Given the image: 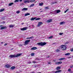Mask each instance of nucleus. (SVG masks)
Returning a JSON list of instances; mask_svg holds the SVG:
<instances>
[{"mask_svg":"<svg viewBox=\"0 0 73 73\" xmlns=\"http://www.w3.org/2000/svg\"><path fill=\"white\" fill-rule=\"evenodd\" d=\"M22 55V54L20 53L17 54L16 55L14 54H11L10 55L9 57H11V58H13V57H19V56H21Z\"/></svg>","mask_w":73,"mask_h":73,"instance_id":"f257e3e1","label":"nucleus"},{"mask_svg":"<svg viewBox=\"0 0 73 73\" xmlns=\"http://www.w3.org/2000/svg\"><path fill=\"white\" fill-rule=\"evenodd\" d=\"M37 44L38 45H40V46H44V45H46V43L45 42H40L38 43Z\"/></svg>","mask_w":73,"mask_h":73,"instance_id":"f03ea898","label":"nucleus"},{"mask_svg":"<svg viewBox=\"0 0 73 73\" xmlns=\"http://www.w3.org/2000/svg\"><path fill=\"white\" fill-rule=\"evenodd\" d=\"M61 49L62 50H65L66 49V47L65 45H62L60 46Z\"/></svg>","mask_w":73,"mask_h":73,"instance_id":"7ed1b4c3","label":"nucleus"},{"mask_svg":"<svg viewBox=\"0 0 73 73\" xmlns=\"http://www.w3.org/2000/svg\"><path fill=\"white\" fill-rule=\"evenodd\" d=\"M30 41H31V40H26L25 42V44L24 45H28V43H29V42H30Z\"/></svg>","mask_w":73,"mask_h":73,"instance_id":"20e7f679","label":"nucleus"},{"mask_svg":"<svg viewBox=\"0 0 73 73\" xmlns=\"http://www.w3.org/2000/svg\"><path fill=\"white\" fill-rule=\"evenodd\" d=\"M28 29V27H23L22 28H21L20 29L21 31H25V30H26V29Z\"/></svg>","mask_w":73,"mask_h":73,"instance_id":"39448f33","label":"nucleus"},{"mask_svg":"<svg viewBox=\"0 0 73 73\" xmlns=\"http://www.w3.org/2000/svg\"><path fill=\"white\" fill-rule=\"evenodd\" d=\"M5 68L9 69L11 68V65L7 64L5 65Z\"/></svg>","mask_w":73,"mask_h":73,"instance_id":"423d86ee","label":"nucleus"},{"mask_svg":"<svg viewBox=\"0 0 73 73\" xmlns=\"http://www.w3.org/2000/svg\"><path fill=\"white\" fill-rule=\"evenodd\" d=\"M41 25H42V22H38V24L37 25L38 27H40Z\"/></svg>","mask_w":73,"mask_h":73,"instance_id":"0eeeda50","label":"nucleus"},{"mask_svg":"<svg viewBox=\"0 0 73 73\" xmlns=\"http://www.w3.org/2000/svg\"><path fill=\"white\" fill-rule=\"evenodd\" d=\"M37 48L36 47H33L32 48H31V50H36V49H37Z\"/></svg>","mask_w":73,"mask_h":73,"instance_id":"6e6552de","label":"nucleus"},{"mask_svg":"<svg viewBox=\"0 0 73 73\" xmlns=\"http://www.w3.org/2000/svg\"><path fill=\"white\" fill-rule=\"evenodd\" d=\"M7 28V27H2L1 28V30H2V29H6Z\"/></svg>","mask_w":73,"mask_h":73,"instance_id":"1a4fd4ad","label":"nucleus"},{"mask_svg":"<svg viewBox=\"0 0 73 73\" xmlns=\"http://www.w3.org/2000/svg\"><path fill=\"white\" fill-rule=\"evenodd\" d=\"M52 21V19H50L47 21V23H51Z\"/></svg>","mask_w":73,"mask_h":73,"instance_id":"9d476101","label":"nucleus"},{"mask_svg":"<svg viewBox=\"0 0 73 73\" xmlns=\"http://www.w3.org/2000/svg\"><path fill=\"white\" fill-rule=\"evenodd\" d=\"M61 69V67L60 66H58L56 68V69L57 70H58L59 69Z\"/></svg>","mask_w":73,"mask_h":73,"instance_id":"9b49d317","label":"nucleus"},{"mask_svg":"<svg viewBox=\"0 0 73 73\" xmlns=\"http://www.w3.org/2000/svg\"><path fill=\"white\" fill-rule=\"evenodd\" d=\"M61 72V70H59L56 71H55L54 73H60V72Z\"/></svg>","mask_w":73,"mask_h":73,"instance_id":"f8f14e48","label":"nucleus"},{"mask_svg":"<svg viewBox=\"0 0 73 73\" xmlns=\"http://www.w3.org/2000/svg\"><path fill=\"white\" fill-rule=\"evenodd\" d=\"M14 69H15V66H12L10 68V69L11 70H14Z\"/></svg>","mask_w":73,"mask_h":73,"instance_id":"ddd939ff","label":"nucleus"},{"mask_svg":"<svg viewBox=\"0 0 73 73\" xmlns=\"http://www.w3.org/2000/svg\"><path fill=\"white\" fill-rule=\"evenodd\" d=\"M9 28H13V27H14V25H9Z\"/></svg>","mask_w":73,"mask_h":73,"instance_id":"4468645a","label":"nucleus"},{"mask_svg":"<svg viewBox=\"0 0 73 73\" xmlns=\"http://www.w3.org/2000/svg\"><path fill=\"white\" fill-rule=\"evenodd\" d=\"M65 58H60V59H59L58 60H59V61H61V60H65Z\"/></svg>","mask_w":73,"mask_h":73,"instance_id":"2eb2a0df","label":"nucleus"},{"mask_svg":"<svg viewBox=\"0 0 73 73\" xmlns=\"http://www.w3.org/2000/svg\"><path fill=\"white\" fill-rule=\"evenodd\" d=\"M28 15H30V13H27L25 14V16H28Z\"/></svg>","mask_w":73,"mask_h":73,"instance_id":"dca6fc26","label":"nucleus"},{"mask_svg":"<svg viewBox=\"0 0 73 73\" xmlns=\"http://www.w3.org/2000/svg\"><path fill=\"white\" fill-rule=\"evenodd\" d=\"M5 11V9H2L0 10V12H3V11Z\"/></svg>","mask_w":73,"mask_h":73,"instance_id":"f3484780","label":"nucleus"},{"mask_svg":"<svg viewBox=\"0 0 73 73\" xmlns=\"http://www.w3.org/2000/svg\"><path fill=\"white\" fill-rule=\"evenodd\" d=\"M43 4H44V3H39V6H42Z\"/></svg>","mask_w":73,"mask_h":73,"instance_id":"a211bd4d","label":"nucleus"},{"mask_svg":"<svg viewBox=\"0 0 73 73\" xmlns=\"http://www.w3.org/2000/svg\"><path fill=\"white\" fill-rule=\"evenodd\" d=\"M23 11H27L28 10V8H24L22 9Z\"/></svg>","mask_w":73,"mask_h":73,"instance_id":"6ab92c4d","label":"nucleus"},{"mask_svg":"<svg viewBox=\"0 0 73 73\" xmlns=\"http://www.w3.org/2000/svg\"><path fill=\"white\" fill-rule=\"evenodd\" d=\"M27 2L28 3H29V1L28 0H27V1H24V3H27Z\"/></svg>","mask_w":73,"mask_h":73,"instance_id":"aec40b11","label":"nucleus"},{"mask_svg":"<svg viewBox=\"0 0 73 73\" xmlns=\"http://www.w3.org/2000/svg\"><path fill=\"white\" fill-rule=\"evenodd\" d=\"M14 4V3H10L9 4V6H11V5H13V4Z\"/></svg>","mask_w":73,"mask_h":73,"instance_id":"412c9836","label":"nucleus"},{"mask_svg":"<svg viewBox=\"0 0 73 73\" xmlns=\"http://www.w3.org/2000/svg\"><path fill=\"white\" fill-rule=\"evenodd\" d=\"M55 52H60V50H58V49H57L55 50Z\"/></svg>","mask_w":73,"mask_h":73,"instance_id":"4be33fe9","label":"nucleus"},{"mask_svg":"<svg viewBox=\"0 0 73 73\" xmlns=\"http://www.w3.org/2000/svg\"><path fill=\"white\" fill-rule=\"evenodd\" d=\"M61 12V10H58L57 11V13H59V12Z\"/></svg>","mask_w":73,"mask_h":73,"instance_id":"5701e85b","label":"nucleus"},{"mask_svg":"<svg viewBox=\"0 0 73 73\" xmlns=\"http://www.w3.org/2000/svg\"><path fill=\"white\" fill-rule=\"evenodd\" d=\"M36 17H34V18H32L31 19V20H34L35 19H36Z\"/></svg>","mask_w":73,"mask_h":73,"instance_id":"b1692460","label":"nucleus"},{"mask_svg":"<svg viewBox=\"0 0 73 73\" xmlns=\"http://www.w3.org/2000/svg\"><path fill=\"white\" fill-rule=\"evenodd\" d=\"M65 22H62L60 23V24L61 25L63 24H65Z\"/></svg>","mask_w":73,"mask_h":73,"instance_id":"393cba45","label":"nucleus"},{"mask_svg":"<svg viewBox=\"0 0 73 73\" xmlns=\"http://www.w3.org/2000/svg\"><path fill=\"white\" fill-rule=\"evenodd\" d=\"M70 53H67L65 54V55L66 56H69V55H70Z\"/></svg>","mask_w":73,"mask_h":73,"instance_id":"a878e982","label":"nucleus"},{"mask_svg":"<svg viewBox=\"0 0 73 73\" xmlns=\"http://www.w3.org/2000/svg\"><path fill=\"white\" fill-rule=\"evenodd\" d=\"M53 37V36H50L48 38H52Z\"/></svg>","mask_w":73,"mask_h":73,"instance_id":"bb28decb","label":"nucleus"},{"mask_svg":"<svg viewBox=\"0 0 73 73\" xmlns=\"http://www.w3.org/2000/svg\"><path fill=\"white\" fill-rule=\"evenodd\" d=\"M31 55L32 56H35V53H32L31 54Z\"/></svg>","mask_w":73,"mask_h":73,"instance_id":"cd10ccee","label":"nucleus"},{"mask_svg":"<svg viewBox=\"0 0 73 73\" xmlns=\"http://www.w3.org/2000/svg\"><path fill=\"white\" fill-rule=\"evenodd\" d=\"M35 0H30V2L33 3V2H35Z\"/></svg>","mask_w":73,"mask_h":73,"instance_id":"c85d7f7f","label":"nucleus"},{"mask_svg":"<svg viewBox=\"0 0 73 73\" xmlns=\"http://www.w3.org/2000/svg\"><path fill=\"white\" fill-rule=\"evenodd\" d=\"M19 0H15V3H16V2H19Z\"/></svg>","mask_w":73,"mask_h":73,"instance_id":"c756f323","label":"nucleus"},{"mask_svg":"<svg viewBox=\"0 0 73 73\" xmlns=\"http://www.w3.org/2000/svg\"><path fill=\"white\" fill-rule=\"evenodd\" d=\"M55 64H56V65H58V64H59V63H58V62H55Z\"/></svg>","mask_w":73,"mask_h":73,"instance_id":"7c9ffc66","label":"nucleus"},{"mask_svg":"<svg viewBox=\"0 0 73 73\" xmlns=\"http://www.w3.org/2000/svg\"><path fill=\"white\" fill-rule=\"evenodd\" d=\"M68 10H69V9H67L66 10V11H65L64 12V13H66V12H67V11H68Z\"/></svg>","mask_w":73,"mask_h":73,"instance_id":"2f4dec72","label":"nucleus"},{"mask_svg":"<svg viewBox=\"0 0 73 73\" xmlns=\"http://www.w3.org/2000/svg\"><path fill=\"white\" fill-rule=\"evenodd\" d=\"M34 5H35V4H32L31 5H30V7H33V6H34Z\"/></svg>","mask_w":73,"mask_h":73,"instance_id":"473e14b6","label":"nucleus"},{"mask_svg":"<svg viewBox=\"0 0 73 73\" xmlns=\"http://www.w3.org/2000/svg\"><path fill=\"white\" fill-rule=\"evenodd\" d=\"M20 11H17V12H16V13H20Z\"/></svg>","mask_w":73,"mask_h":73,"instance_id":"72a5a7b5","label":"nucleus"},{"mask_svg":"<svg viewBox=\"0 0 73 73\" xmlns=\"http://www.w3.org/2000/svg\"><path fill=\"white\" fill-rule=\"evenodd\" d=\"M40 18H37V19H35V20H40Z\"/></svg>","mask_w":73,"mask_h":73,"instance_id":"f704fd0d","label":"nucleus"},{"mask_svg":"<svg viewBox=\"0 0 73 73\" xmlns=\"http://www.w3.org/2000/svg\"><path fill=\"white\" fill-rule=\"evenodd\" d=\"M58 62L59 63V64H62V62Z\"/></svg>","mask_w":73,"mask_h":73,"instance_id":"c9c22d12","label":"nucleus"},{"mask_svg":"<svg viewBox=\"0 0 73 73\" xmlns=\"http://www.w3.org/2000/svg\"><path fill=\"white\" fill-rule=\"evenodd\" d=\"M62 34H63V33H59L60 35H62Z\"/></svg>","mask_w":73,"mask_h":73,"instance_id":"e433bc0d","label":"nucleus"},{"mask_svg":"<svg viewBox=\"0 0 73 73\" xmlns=\"http://www.w3.org/2000/svg\"><path fill=\"white\" fill-rule=\"evenodd\" d=\"M45 9H49V7H45Z\"/></svg>","mask_w":73,"mask_h":73,"instance_id":"4c0bfd02","label":"nucleus"},{"mask_svg":"<svg viewBox=\"0 0 73 73\" xmlns=\"http://www.w3.org/2000/svg\"><path fill=\"white\" fill-rule=\"evenodd\" d=\"M18 46H23V45L21 44H19Z\"/></svg>","mask_w":73,"mask_h":73,"instance_id":"58836bf2","label":"nucleus"},{"mask_svg":"<svg viewBox=\"0 0 73 73\" xmlns=\"http://www.w3.org/2000/svg\"><path fill=\"white\" fill-rule=\"evenodd\" d=\"M28 64H32V62L31 61H29L28 62Z\"/></svg>","mask_w":73,"mask_h":73,"instance_id":"ea45409f","label":"nucleus"},{"mask_svg":"<svg viewBox=\"0 0 73 73\" xmlns=\"http://www.w3.org/2000/svg\"><path fill=\"white\" fill-rule=\"evenodd\" d=\"M70 70H71V69L70 68H69L68 70V72H70Z\"/></svg>","mask_w":73,"mask_h":73,"instance_id":"a19ab883","label":"nucleus"},{"mask_svg":"<svg viewBox=\"0 0 73 73\" xmlns=\"http://www.w3.org/2000/svg\"><path fill=\"white\" fill-rule=\"evenodd\" d=\"M70 50H71L72 52H73V48L72 49H70Z\"/></svg>","mask_w":73,"mask_h":73,"instance_id":"79ce46f5","label":"nucleus"},{"mask_svg":"<svg viewBox=\"0 0 73 73\" xmlns=\"http://www.w3.org/2000/svg\"><path fill=\"white\" fill-rule=\"evenodd\" d=\"M73 65H72L70 66V68H73Z\"/></svg>","mask_w":73,"mask_h":73,"instance_id":"37998d69","label":"nucleus"},{"mask_svg":"<svg viewBox=\"0 0 73 73\" xmlns=\"http://www.w3.org/2000/svg\"><path fill=\"white\" fill-rule=\"evenodd\" d=\"M24 5V3H22L20 4L21 5Z\"/></svg>","mask_w":73,"mask_h":73,"instance_id":"c03bdc74","label":"nucleus"},{"mask_svg":"<svg viewBox=\"0 0 73 73\" xmlns=\"http://www.w3.org/2000/svg\"><path fill=\"white\" fill-rule=\"evenodd\" d=\"M51 64V62H48V64Z\"/></svg>","mask_w":73,"mask_h":73,"instance_id":"a18cd8bd","label":"nucleus"},{"mask_svg":"<svg viewBox=\"0 0 73 73\" xmlns=\"http://www.w3.org/2000/svg\"><path fill=\"white\" fill-rule=\"evenodd\" d=\"M30 39L31 38H33V36H31V37H30Z\"/></svg>","mask_w":73,"mask_h":73,"instance_id":"49530a36","label":"nucleus"},{"mask_svg":"<svg viewBox=\"0 0 73 73\" xmlns=\"http://www.w3.org/2000/svg\"><path fill=\"white\" fill-rule=\"evenodd\" d=\"M7 45V43H5L4 44V46H5L6 45Z\"/></svg>","mask_w":73,"mask_h":73,"instance_id":"de8ad7c7","label":"nucleus"},{"mask_svg":"<svg viewBox=\"0 0 73 73\" xmlns=\"http://www.w3.org/2000/svg\"><path fill=\"white\" fill-rule=\"evenodd\" d=\"M33 63H36V62H35V61H33Z\"/></svg>","mask_w":73,"mask_h":73,"instance_id":"09e8293b","label":"nucleus"},{"mask_svg":"<svg viewBox=\"0 0 73 73\" xmlns=\"http://www.w3.org/2000/svg\"><path fill=\"white\" fill-rule=\"evenodd\" d=\"M30 39V37H28L27 38V39Z\"/></svg>","mask_w":73,"mask_h":73,"instance_id":"8fccbe9b","label":"nucleus"},{"mask_svg":"<svg viewBox=\"0 0 73 73\" xmlns=\"http://www.w3.org/2000/svg\"><path fill=\"white\" fill-rule=\"evenodd\" d=\"M3 27V25H0V27Z\"/></svg>","mask_w":73,"mask_h":73,"instance_id":"3c124183","label":"nucleus"},{"mask_svg":"<svg viewBox=\"0 0 73 73\" xmlns=\"http://www.w3.org/2000/svg\"><path fill=\"white\" fill-rule=\"evenodd\" d=\"M57 2H55L54 3H53V4H55V3H57Z\"/></svg>","mask_w":73,"mask_h":73,"instance_id":"603ef678","label":"nucleus"},{"mask_svg":"<svg viewBox=\"0 0 73 73\" xmlns=\"http://www.w3.org/2000/svg\"><path fill=\"white\" fill-rule=\"evenodd\" d=\"M24 24V23H22L21 24V25H23V24Z\"/></svg>","mask_w":73,"mask_h":73,"instance_id":"864d4df0","label":"nucleus"},{"mask_svg":"<svg viewBox=\"0 0 73 73\" xmlns=\"http://www.w3.org/2000/svg\"><path fill=\"white\" fill-rule=\"evenodd\" d=\"M49 57H50V56H47V58H49Z\"/></svg>","mask_w":73,"mask_h":73,"instance_id":"5fc2aeb1","label":"nucleus"},{"mask_svg":"<svg viewBox=\"0 0 73 73\" xmlns=\"http://www.w3.org/2000/svg\"><path fill=\"white\" fill-rule=\"evenodd\" d=\"M36 67H37V66H34V68H36Z\"/></svg>","mask_w":73,"mask_h":73,"instance_id":"6e6d98bb","label":"nucleus"},{"mask_svg":"<svg viewBox=\"0 0 73 73\" xmlns=\"http://www.w3.org/2000/svg\"><path fill=\"white\" fill-rule=\"evenodd\" d=\"M31 73H35V72H31Z\"/></svg>","mask_w":73,"mask_h":73,"instance_id":"4d7b16f0","label":"nucleus"},{"mask_svg":"<svg viewBox=\"0 0 73 73\" xmlns=\"http://www.w3.org/2000/svg\"><path fill=\"white\" fill-rule=\"evenodd\" d=\"M3 23H5V21H3Z\"/></svg>","mask_w":73,"mask_h":73,"instance_id":"13d9d810","label":"nucleus"},{"mask_svg":"<svg viewBox=\"0 0 73 73\" xmlns=\"http://www.w3.org/2000/svg\"><path fill=\"white\" fill-rule=\"evenodd\" d=\"M23 0H19L20 1H22Z\"/></svg>","mask_w":73,"mask_h":73,"instance_id":"bf43d9fd","label":"nucleus"},{"mask_svg":"<svg viewBox=\"0 0 73 73\" xmlns=\"http://www.w3.org/2000/svg\"><path fill=\"white\" fill-rule=\"evenodd\" d=\"M3 43L4 42H1V44H3Z\"/></svg>","mask_w":73,"mask_h":73,"instance_id":"052dcab7","label":"nucleus"},{"mask_svg":"<svg viewBox=\"0 0 73 73\" xmlns=\"http://www.w3.org/2000/svg\"><path fill=\"white\" fill-rule=\"evenodd\" d=\"M70 73H73V72H72V71H70Z\"/></svg>","mask_w":73,"mask_h":73,"instance_id":"680f3d73","label":"nucleus"},{"mask_svg":"<svg viewBox=\"0 0 73 73\" xmlns=\"http://www.w3.org/2000/svg\"><path fill=\"white\" fill-rule=\"evenodd\" d=\"M70 57H68V58H70Z\"/></svg>","mask_w":73,"mask_h":73,"instance_id":"e2e57ef3","label":"nucleus"},{"mask_svg":"<svg viewBox=\"0 0 73 73\" xmlns=\"http://www.w3.org/2000/svg\"><path fill=\"white\" fill-rule=\"evenodd\" d=\"M37 60L39 61V59H38V58H37Z\"/></svg>","mask_w":73,"mask_h":73,"instance_id":"0e129e2a","label":"nucleus"},{"mask_svg":"<svg viewBox=\"0 0 73 73\" xmlns=\"http://www.w3.org/2000/svg\"><path fill=\"white\" fill-rule=\"evenodd\" d=\"M43 12L42 11H41L40 12Z\"/></svg>","mask_w":73,"mask_h":73,"instance_id":"69168bd1","label":"nucleus"},{"mask_svg":"<svg viewBox=\"0 0 73 73\" xmlns=\"http://www.w3.org/2000/svg\"><path fill=\"white\" fill-rule=\"evenodd\" d=\"M37 58H36V60H37Z\"/></svg>","mask_w":73,"mask_h":73,"instance_id":"338daca9","label":"nucleus"},{"mask_svg":"<svg viewBox=\"0 0 73 73\" xmlns=\"http://www.w3.org/2000/svg\"><path fill=\"white\" fill-rule=\"evenodd\" d=\"M72 57H73V56H72Z\"/></svg>","mask_w":73,"mask_h":73,"instance_id":"774afa93","label":"nucleus"}]
</instances>
